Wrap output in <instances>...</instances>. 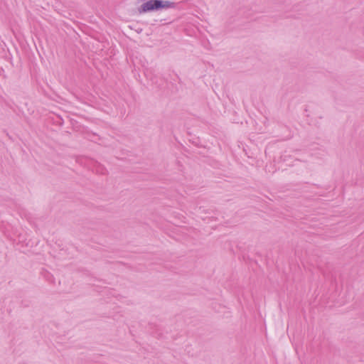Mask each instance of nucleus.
I'll list each match as a JSON object with an SVG mask.
<instances>
[{
	"label": "nucleus",
	"instance_id": "f257e3e1",
	"mask_svg": "<svg viewBox=\"0 0 364 364\" xmlns=\"http://www.w3.org/2000/svg\"><path fill=\"white\" fill-rule=\"evenodd\" d=\"M177 4L166 0H149L144 2L138 7L139 14H145L153 11H157L163 9H175Z\"/></svg>",
	"mask_w": 364,
	"mask_h": 364
}]
</instances>
